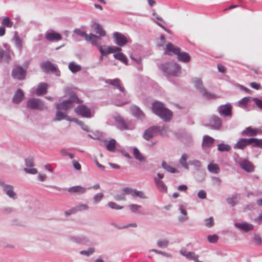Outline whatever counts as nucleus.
<instances>
[{"label":"nucleus","instance_id":"obj_1","mask_svg":"<svg viewBox=\"0 0 262 262\" xmlns=\"http://www.w3.org/2000/svg\"><path fill=\"white\" fill-rule=\"evenodd\" d=\"M194 86L202 94V96L206 99L216 98L218 96L208 92L204 86L202 79L199 78H194L193 79Z\"/></svg>","mask_w":262,"mask_h":262},{"label":"nucleus","instance_id":"obj_2","mask_svg":"<svg viewBox=\"0 0 262 262\" xmlns=\"http://www.w3.org/2000/svg\"><path fill=\"white\" fill-rule=\"evenodd\" d=\"M161 69L167 75L178 76L181 67L177 63H165L161 65Z\"/></svg>","mask_w":262,"mask_h":262},{"label":"nucleus","instance_id":"obj_3","mask_svg":"<svg viewBox=\"0 0 262 262\" xmlns=\"http://www.w3.org/2000/svg\"><path fill=\"white\" fill-rule=\"evenodd\" d=\"M83 101L80 100L77 96L73 95L71 96L70 100L64 101L61 103L57 104V109L58 110H68L73 107V102L81 103Z\"/></svg>","mask_w":262,"mask_h":262},{"label":"nucleus","instance_id":"obj_4","mask_svg":"<svg viewBox=\"0 0 262 262\" xmlns=\"http://www.w3.org/2000/svg\"><path fill=\"white\" fill-rule=\"evenodd\" d=\"M27 106L32 109L43 110L46 108V106L39 99L32 98L28 100Z\"/></svg>","mask_w":262,"mask_h":262},{"label":"nucleus","instance_id":"obj_5","mask_svg":"<svg viewBox=\"0 0 262 262\" xmlns=\"http://www.w3.org/2000/svg\"><path fill=\"white\" fill-rule=\"evenodd\" d=\"M40 66L41 68L46 72H52L56 74L57 76L60 75V71L54 64L49 61L42 63Z\"/></svg>","mask_w":262,"mask_h":262},{"label":"nucleus","instance_id":"obj_6","mask_svg":"<svg viewBox=\"0 0 262 262\" xmlns=\"http://www.w3.org/2000/svg\"><path fill=\"white\" fill-rule=\"evenodd\" d=\"M75 113L85 118L91 117V112L90 109L84 105H81L75 108Z\"/></svg>","mask_w":262,"mask_h":262},{"label":"nucleus","instance_id":"obj_7","mask_svg":"<svg viewBox=\"0 0 262 262\" xmlns=\"http://www.w3.org/2000/svg\"><path fill=\"white\" fill-rule=\"evenodd\" d=\"M232 106L230 104H226L219 106L217 111L219 113L225 116H232Z\"/></svg>","mask_w":262,"mask_h":262},{"label":"nucleus","instance_id":"obj_8","mask_svg":"<svg viewBox=\"0 0 262 262\" xmlns=\"http://www.w3.org/2000/svg\"><path fill=\"white\" fill-rule=\"evenodd\" d=\"M26 70L23 69L21 67H16L12 71V75L16 79L22 80L26 76Z\"/></svg>","mask_w":262,"mask_h":262},{"label":"nucleus","instance_id":"obj_9","mask_svg":"<svg viewBox=\"0 0 262 262\" xmlns=\"http://www.w3.org/2000/svg\"><path fill=\"white\" fill-rule=\"evenodd\" d=\"M0 186L3 188L7 195L10 198L13 199H16L17 198V195L14 192V188L12 185H7L3 182H0Z\"/></svg>","mask_w":262,"mask_h":262},{"label":"nucleus","instance_id":"obj_10","mask_svg":"<svg viewBox=\"0 0 262 262\" xmlns=\"http://www.w3.org/2000/svg\"><path fill=\"white\" fill-rule=\"evenodd\" d=\"M46 39L50 41H59L61 40L62 37L60 34L53 31L50 30L45 33Z\"/></svg>","mask_w":262,"mask_h":262},{"label":"nucleus","instance_id":"obj_11","mask_svg":"<svg viewBox=\"0 0 262 262\" xmlns=\"http://www.w3.org/2000/svg\"><path fill=\"white\" fill-rule=\"evenodd\" d=\"M180 49L172 44L171 42H168L165 47V53L171 55L172 54L177 55L179 53Z\"/></svg>","mask_w":262,"mask_h":262},{"label":"nucleus","instance_id":"obj_12","mask_svg":"<svg viewBox=\"0 0 262 262\" xmlns=\"http://www.w3.org/2000/svg\"><path fill=\"white\" fill-rule=\"evenodd\" d=\"M261 130L260 129L252 128V127H246L242 132V135L246 136H255L258 134H261Z\"/></svg>","mask_w":262,"mask_h":262},{"label":"nucleus","instance_id":"obj_13","mask_svg":"<svg viewBox=\"0 0 262 262\" xmlns=\"http://www.w3.org/2000/svg\"><path fill=\"white\" fill-rule=\"evenodd\" d=\"M113 35L117 44L119 46L122 47L127 43V40L126 37L122 34L119 32H115L114 33Z\"/></svg>","mask_w":262,"mask_h":262},{"label":"nucleus","instance_id":"obj_14","mask_svg":"<svg viewBox=\"0 0 262 262\" xmlns=\"http://www.w3.org/2000/svg\"><path fill=\"white\" fill-rule=\"evenodd\" d=\"M210 126L213 129H219L221 126V119L217 116H213L209 121Z\"/></svg>","mask_w":262,"mask_h":262},{"label":"nucleus","instance_id":"obj_15","mask_svg":"<svg viewBox=\"0 0 262 262\" xmlns=\"http://www.w3.org/2000/svg\"><path fill=\"white\" fill-rule=\"evenodd\" d=\"M100 40H101V37L100 36L92 33L86 36V40L87 41L90 42L93 45L97 46L98 48L99 45H101V44L98 42V41Z\"/></svg>","mask_w":262,"mask_h":262},{"label":"nucleus","instance_id":"obj_16","mask_svg":"<svg viewBox=\"0 0 262 262\" xmlns=\"http://www.w3.org/2000/svg\"><path fill=\"white\" fill-rule=\"evenodd\" d=\"M249 139H240L235 144V149H244L247 145H250Z\"/></svg>","mask_w":262,"mask_h":262},{"label":"nucleus","instance_id":"obj_17","mask_svg":"<svg viewBox=\"0 0 262 262\" xmlns=\"http://www.w3.org/2000/svg\"><path fill=\"white\" fill-rule=\"evenodd\" d=\"M165 121L170 120L172 117V113L168 109L164 108L163 111L158 115Z\"/></svg>","mask_w":262,"mask_h":262},{"label":"nucleus","instance_id":"obj_18","mask_svg":"<svg viewBox=\"0 0 262 262\" xmlns=\"http://www.w3.org/2000/svg\"><path fill=\"white\" fill-rule=\"evenodd\" d=\"M180 253L182 255L188 259L193 260L195 262H202L198 260V255H196L194 252H187L186 250H182Z\"/></svg>","mask_w":262,"mask_h":262},{"label":"nucleus","instance_id":"obj_19","mask_svg":"<svg viewBox=\"0 0 262 262\" xmlns=\"http://www.w3.org/2000/svg\"><path fill=\"white\" fill-rule=\"evenodd\" d=\"M68 191L70 193H77L81 194L86 191V188L81 186H75L70 187L68 189Z\"/></svg>","mask_w":262,"mask_h":262},{"label":"nucleus","instance_id":"obj_20","mask_svg":"<svg viewBox=\"0 0 262 262\" xmlns=\"http://www.w3.org/2000/svg\"><path fill=\"white\" fill-rule=\"evenodd\" d=\"M239 165L242 169L247 172H251L254 170L252 164L247 160H244L240 162Z\"/></svg>","mask_w":262,"mask_h":262},{"label":"nucleus","instance_id":"obj_21","mask_svg":"<svg viewBox=\"0 0 262 262\" xmlns=\"http://www.w3.org/2000/svg\"><path fill=\"white\" fill-rule=\"evenodd\" d=\"M158 130L157 127H151L147 129L144 134V138L147 140H149L152 138L155 133Z\"/></svg>","mask_w":262,"mask_h":262},{"label":"nucleus","instance_id":"obj_22","mask_svg":"<svg viewBox=\"0 0 262 262\" xmlns=\"http://www.w3.org/2000/svg\"><path fill=\"white\" fill-rule=\"evenodd\" d=\"M49 85L46 83H40L36 90V94L37 96L45 94L47 92Z\"/></svg>","mask_w":262,"mask_h":262},{"label":"nucleus","instance_id":"obj_23","mask_svg":"<svg viewBox=\"0 0 262 262\" xmlns=\"http://www.w3.org/2000/svg\"><path fill=\"white\" fill-rule=\"evenodd\" d=\"M235 226L239 229L245 231H251L253 229V226L247 223H235Z\"/></svg>","mask_w":262,"mask_h":262},{"label":"nucleus","instance_id":"obj_24","mask_svg":"<svg viewBox=\"0 0 262 262\" xmlns=\"http://www.w3.org/2000/svg\"><path fill=\"white\" fill-rule=\"evenodd\" d=\"M164 105L159 102H156L152 104V110L153 112L158 115L164 109Z\"/></svg>","mask_w":262,"mask_h":262},{"label":"nucleus","instance_id":"obj_25","mask_svg":"<svg viewBox=\"0 0 262 262\" xmlns=\"http://www.w3.org/2000/svg\"><path fill=\"white\" fill-rule=\"evenodd\" d=\"M107 83L111 85L116 86L122 92H125L124 88L121 85L120 80L118 78L108 80Z\"/></svg>","mask_w":262,"mask_h":262},{"label":"nucleus","instance_id":"obj_26","mask_svg":"<svg viewBox=\"0 0 262 262\" xmlns=\"http://www.w3.org/2000/svg\"><path fill=\"white\" fill-rule=\"evenodd\" d=\"M214 139L209 136H204L203 137L202 146L205 147H209L211 146L214 143Z\"/></svg>","mask_w":262,"mask_h":262},{"label":"nucleus","instance_id":"obj_27","mask_svg":"<svg viewBox=\"0 0 262 262\" xmlns=\"http://www.w3.org/2000/svg\"><path fill=\"white\" fill-rule=\"evenodd\" d=\"M93 28L95 32L99 34L100 37L105 36V31L103 30L102 27L98 23H95L93 25Z\"/></svg>","mask_w":262,"mask_h":262},{"label":"nucleus","instance_id":"obj_28","mask_svg":"<svg viewBox=\"0 0 262 262\" xmlns=\"http://www.w3.org/2000/svg\"><path fill=\"white\" fill-rule=\"evenodd\" d=\"M176 55H177L179 60L184 62H188L190 60V57L189 55L186 52L181 53L180 51L179 53Z\"/></svg>","mask_w":262,"mask_h":262},{"label":"nucleus","instance_id":"obj_29","mask_svg":"<svg viewBox=\"0 0 262 262\" xmlns=\"http://www.w3.org/2000/svg\"><path fill=\"white\" fill-rule=\"evenodd\" d=\"M250 145L253 147L262 148V139L249 138Z\"/></svg>","mask_w":262,"mask_h":262},{"label":"nucleus","instance_id":"obj_30","mask_svg":"<svg viewBox=\"0 0 262 262\" xmlns=\"http://www.w3.org/2000/svg\"><path fill=\"white\" fill-rule=\"evenodd\" d=\"M106 149L110 151H114L116 148V142L114 139L110 141H104Z\"/></svg>","mask_w":262,"mask_h":262},{"label":"nucleus","instance_id":"obj_31","mask_svg":"<svg viewBox=\"0 0 262 262\" xmlns=\"http://www.w3.org/2000/svg\"><path fill=\"white\" fill-rule=\"evenodd\" d=\"M99 50L101 53V58L103 56L111 53V47L107 46L99 45Z\"/></svg>","mask_w":262,"mask_h":262},{"label":"nucleus","instance_id":"obj_32","mask_svg":"<svg viewBox=\"0 0 262 262\" xmlns=\"http://www.w3.org/2000/svg\"><path fill=\"white\" fill-rule=\"evenodd\" d=\"M23 97L24 93L23 91L18 89L14 96L13 101L14 102L18 103L23 100Z\"/></svg>","mask_w":262,"mask_h":262},{"label":"nucleus","instance_id":"obj_33","mask_svg":"<svg viewBox=\"0 0 262 262\" xmlns=\"http://www.w3.org/2000/svg\"><path fill=\"white\" fill-rule=\"evenodd\" d=\"M133 155L137 160L140 162H144L145 161V158L142 155L137 147L134 148Z\"/></svg>","mask_w":262,"mask_h":262},{"label":"nucleus","instance_id":"obj_34","mask_svg":"<svg viewBox=\"0 0 262 262\" xmlns=\"http://www.w3.org/2000/svg\"><path fill=\"white\" fill-rule=\"evenodd\" d=\"M115 59L119 60L125 64H127L128 60L126 56L122 53H118L114 54Z\"/></svg>","mask_w":262,"mask_h":262},{"label":"nucleus","instance_id":"obj_35","mask_svg":"<svg viewBox=\"0 0 262 262\" xmlns=\"http://www.w3.org/2000/svg\"><path fill=\"white\" fill-rule=\"evenodd\" d=\"M69 69L72 73H76L81 70V67L75 62H71L69 64Z\"/></svg>","mask_w":262,"mask_h":262},{"label":"nucleus","instance_id":"obj_36","mask_svg":"<svg viewBox=\"0 0 262 262\" xmlns=\"http://www.w3.org/2000/svg\"><path fill=\"white\" fill-rule=\"evenodd\" d=\"M132 112L134 115L137 116L138 118L142 119L145 117L144 114L143 112L139 109V107L136 106H134L132 108Z\"/></svg>","mask_w":262,"mask_h":262},{"label":"nucleus","instance_id":"obj_37","mask_svg":"<svg viewBox=\"0 0 262 262\" xmlns=\"http://www.w3.org/2000/svg\"><path fill=\"white\" fill-rule=\"evenodd\" d=\"M155 183L158 188L162 192H166L167 191V187L164 183L160 180L155 178Z\"/></svg>","mask_w":262,"mask_h":262},{"label":"nucleus","instance_id":"obj_38","mask_svg":"<svg viewBox=\"0 0 262 262\" xmlns=\"http://www.w3.org/2000/svg\"><path fill=\"white\" fill-rule=\"evenodd\" d=\"M187 158V155L184 154L182 155V157L179 160L180 164L186 169H188L189 168V165L186 162Z\"/></svg>","mask_w":262,"mask_h":262},{"label":"nucleus","instance_id":"obj_39","mask_svg":"<svg viewBox=\"0 0 262 262\" xmlns=\"http://www.w3.org/2000/svg\"><path fill=\"white\" fill-rule=\"evenodd\" d=\"M208 169L209 171L217 173L220 171V168L217 164L214 163H210L208 165Z\"/></svg>","mask_w":262,"mask_h":262},{"label":"nucleus","instance_id":"obj_40","mask_svg":"<svg viewBox=\"0 0 262 262\" xmlns=\"http://www.w3.org/2000/svg\"><path fill=\"white\" fill-rule=\"evenodd\" d=\"M251 98L250 97H246L242 98L238 102V106L241 107H245L247 104L250 102Z\"/></svg>","mask_w":262,"mask_h":262},{"label":"nucleus","instance_id":"obj_41","mask_svg":"<svg viewBox=\"0 0 262 262\" xmlns=\"http://www.w3.org/2000/svg\"><path fill=\"white\" fill-rule=\"evenodd\" d=\"M2 24L4 27L11 28L13 26V22L11 21L8 17H5L2 21Z\"/></svg>","mask_w":262,"mask_h":262},{"label":"nucleus","instance_id":"obj_42","mask_svg":"<svg viewBox=\"0 0 262 262\" xmlns=\"http://www.w3.org/2000/svg\"><path fill=\"white\" fill-rule=\"evenodd\" d=\"M180 209L182 216L179 217V221L181 222H183L187 220L188 218L187 217V211L186 209L183 206H181L180 207Z\"/></svg>","mask_w":262,"mask_h":262},{"label":"nucleus","instance_id":"obj_43","mask_svg":"<svg viewBox=\"0 0 262 262\" xmlns=\"http://www.w3.org/2000/svg\"><path fill=\"white\" fill-rule=\"evenodd\" d=\"M162 166L163 168H164L167 171H168L171 173H175L176 172V169L168 165L165 161H163L162 162Z\"/></svg>","mask_w":262,"mask_h":262},{"label":"nucleus","instance_id":"obj_44","mask_svg":"<svg viewBox=\"0 0 262 262\" xmlns=\"http://www.w3.org/2000/svg\"><path fill=\"white\" fill-rule=\"evenodd\" d=\"M227 203L232 206L235 205L238 202V199L237 196H233L232 198H229L226 200Z\"/></svg>","mask_w":262,"mask_h":262},{"label":"nucleus","instance_id":"obj_45","mask_svg":"<svg viewBox=\"0 0 262 262\" xmlns=\"http://www.w3.org/2000/svg\"><path fill=\"white\" fill-rule=\"evenodd\" d=\"M217 149L221 151H227L230 149V146L225 144H220L218 145Z\"/></svg>","mask_w":262,"mask_h":262},{"label":"nucleus","instance_id":"obj_46","mask_svg":"<svg viewBox=\"0 0 262 262\" xmlns=\"http://www.w3.org/2000/svg\"><path fill=\"white\" fill-rule=\"evenodd\" d=\"M63 119H68V117L66 115H64L63 113L61 112L60 111H58L56 112L55 120H60Z\"/></svg>","mask_w":262,"mask_h":262},{"label":"nucleus","instance_id":"obj_47","mask_svg":"<svg viewBox=\"0 0 262 262\" xmlns=\"http://www.w3.org/2000/svg\"><path fill=\"white\" fill-rule=\"evenodd\" d=\"M108 206L113 209L119 210L123 208V206H119L115 202H110L108 203Z\"/></svg>","mask_w":262,"mask_h":262},{"label":"nucleus","instance_id":"obj_48","mask_svg":"<svg viewBox=\"0 0 262 262\" xmlns=\"http://www.w3.org/2000/svg\"><path fill=\"white\" fill-rule=\"evenodd\" d=\"M75 209L76 211H80L82 210H87L89 208V206L87 204H80L75 206Z\"/></svg>","mask_w":262,"mask_h":262},{"label":"nucleus","instance_id":"obj_49","mask_svg":"<svg viewBox=\"0 0 262 262\" xmlns=\"http://www.w3.org/2000/svg\"><path fill=\"white\" fill-rule=\"evenodd\" d=\"M208 241L211 243H215L217 242L219 239V237L217 235L214 234L211 235H209L207 237Z\"/></svg>","mask_w":262,"mask_h":262},{"label":"nucleus","instance_id":"obj_50","mask_svg":"<svg viewBox=\"0 0 262 262\" xmlns=\"http://www.w3.org/2000/svg\"><path fill=\"white\" fill-rule=\"evenodd\" d=\"M168 241L166 239L160 240L158 241L157 245L159 247L165 248L168 246Z\"/></svg>","mask_w":262,"mask_h":262},{"label":"nucleus","instance_id":"obj_51","mask_svg":"<svg viewBox=\"0 0 262 262\" xmlns=\"http://www.w3.org/2000/svg\"><path fill=\"white\" fill-rule=\"evenodd\" d=\"M128 207L133 212H136L140 208H141V206L136 204H131L129 205Z\"/></svg>","mask_w":262,"mask_h":262},{"label":"nucleus","instance_id":"obj_52","mask_svg":"<svg viewBox=\"0 0 262 262\" xmlns=\"http://www.w3.org/2000/svg\"><path fill=\"white\" fill-rule=\"evenodd\" d=\"M214 225L213 217H210L205 220V225L207 227H211Z\"/></svg>","mask_w":262,"mask_h":262},{"label":"nucleus","instance_id":"obj_53","mask_svg":"<svg viewBox=\"0 0 262 262\" xmlns=\"http://www.w3.org/2000/svg\"><path fill=\"white\" fill-rule=\"evenodd\" d=\"M94 252V248H90L88 250H83V251H80V254H85L87 256H89L90 255H91L92 254H93Z\"/></svg>","mask_w":262,"mask_h":262},{"label":"nucleus","instance_id":"obj_54","mask_svg":"<svg viewBox=\"0 0 262 262\" xmlns=\"http://www.w3.org/2000/svg\"><path fill=\"white\" fill-rule=\"evenodd\" d=\"M189 163L190 165H194L196 167H198V168L201 167L202 166L201 162L200 161L196 160L190 161H189Z\"/></svg>","mask_w":262,"mask_h":262},{"label":"nucleus","instance_id":"obj_55","mask_svg":"<svg viewBox=\"0 0 262 262\" xmlns=\"http://www.w3.org/2000/svg\"><path fill=\"white\" fill-rule=\"evenodd\" d=\"M134 192L133 196H138L141 198H144L145 196L143 192L140 191H137L136 190L134 189Z\"/></svg>","mask_w":262,"mask_h":262},{"label":"nucleus","instance_id":"obj_56","mask_svg":"<svg viewBox=\"0 0 262 262\" xmlns=\"http://www.w3.org/2000/svg\"><path fill=\"white\" fill-rule=\"evenodd\" d=\"M103 197L102 193H98L94 197V201L95 203L99 202Z\"/></svg>","mask_w":262,"mask_h":262},{"label":"nucleus","instance_id":"obj_57","mask_svg":"<svg viewBox=\"0 0 262 262\" xmlns=\"http://www.w3.org/2000/svg\"><path fill=\"white\" fill-rule=\"evenodd\" d=\"M117 201H122L125 200V195L123 193L117 194L114 196Z\"/></svg>","mask_w":262,"mask_h":262},{"label":"nucleus","instance_id":"obj_58","mask_svg":"<svg viewBox=\"0 0 262 262\" xmlns=\"http://www.w3.org/2000/svg\"><path fill=\"white\" fill-rule=\"evenodd\" d=\"M253 100L254 101L256 106L260 109L262 110V100L257 98H253Z\"/></svg>","mask_w":262,"mask_h":262},{"label":"nucleus","instance_id":"obj_59","mask_svg":"<svg viewBox=\"0 0 262 262\" xmlns=\"http://www.w3.org/2000/svg\"><path fill=\"white\" fill-rule=\"evenodd\" d=\"M123 193L125 194H130L131 195L133 196V193L134 192V189H132L131 188H124V189H123Z\"/></svg>","mask_w":262,"mask_h":262},{"label":"nucleus","instance_id":"obj_60","mask_svg":"<svg viewBox=\"0 0 262 262\" xmlns=\"http://www.w3.org/2000/svg\"><path fill=\"white\" fill-rule=\"evenodd\" d=\"M24 170L27 172L31 174H36L37 173V170L36 168H25Z\"/></svg>","mask_w":262,"mask_h":262},{"label":"nucleus","instance_id":"obj_61","mask_svg":"<svg viewBox=\"0 0 262 262\" xmlns=\"http://www.w3.org/2000/svg\"><path fill=\"white\" fill-rule=\"evenodd\" d=\"M198 196L199 198L204 199L206 198V193L204 190H201L198 192Z\"/></svg>","mask_w":262,"mask_h":262},{"label":"nucleus","instance_id":"obj_62","mask_svg":"<svg viewBox=\"0 0 262 262\" xmlns=\"http://www.w3.org/2000/svg\"><path fill=\"white\" fill-rule=\"evenodd\" d=\"M73 165L74 168L77 170H80L81 168V165L77 161L74 160L73 161Z\"/></svg>","mask_w":262,"mask_h":262},{"label":"nucleus","instance_id":"obj_63","mask_svg":"<svg viewBox=\"0 0 262 262\" xmlns=\"http://www.w3.org/2000/svg\"><path fill=\"white\" fill-rule=\"evenodd\" d=\"M250 86L254 89L259 90L261 88V85L259 83H257L255 82H251L250 84Z\"/></svg>","mask_w":262,"mask_h":262},{"label":"nucleus","instance_id":"obj_64","mask_svg":"<svg viewBox=\"0 0 262 262\" xmlns=\"http://www.w3.org/2000/svg\"><path fill=\"white\" fill-rule=\"evenodd\" d=\"M255 222L257 224H260L262 222V212H260L258 216L254 219Z\"/></svg>","mask_w":262,"mask_h":262}]
</instances>
